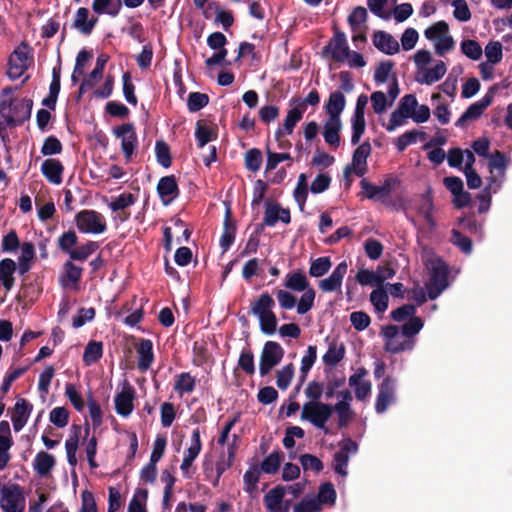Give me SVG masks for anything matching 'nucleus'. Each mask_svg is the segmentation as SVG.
Returning <instances> with one entry per match:
<instances>
[{
    "label": "nucleus",
    "instance_id": "obj_1",
    "mask_svg": "<svg viewBox=\"0 0 512 512\" xmlns=\"http://www.w3.org/2000/svg\"><path fill=\"white\" fill-rule=\"evenodd\" d=\"M77 243L78 236L74 230L62 233L57 240L59 250L67 254L73 261L84 262L99 249V243L96 241L88 240L75 247Z\"/></svg>",
    "mask_w": 512,
    "mask_h": 512
},
{
    "label": "nucleus",
    "instance_id": "obj_2",
    "mask_svg": "<svg viewBox=\"0 0 512 512\" xmlns=\"http://www.w3.org/2000/svg\"><path fill=\"white\" fill-rule=\"evenodd\" d=\"M430 271L429 281L426 284L429 299L435 300L448 287L449 267L440 257L429 258L425 263Z\"/></svg>",
    "mask_w": 512,
    "mask_h": 512
},
{
    "label": "nucleus",
    "instance_id": "obj_3",
    "mask_svg": "<svg viewBox=\"0 0 512 512\" xmlns=\"http://www.w3.org/2000/svg\"><path fill=\"white\" fill-rule=\"evenodd\" d=\"M334 412L333 404L322 401H308L302 406L300 418L302 421L310 422L315 428L323 430L327 434L329 430L326 423Z\"/></svg>",
    "mask_w": 512,
    "mask_h": 512
},
{
    "label": "nucleus",
    "instance_id": "obj_4",
    "mask_svg": "<svg viewBox=\"0 0 512 512\" xmlns=\"http://www.w3.org/2000/svg\"><path fill=\"white\" fill-rule=\"evenodd\" d=\"M0 507L4 512H23L25 495L23 488L17 484H0Z\"/></svg>",
    "mask_w": 512,
    "mask_h": 512
},
{
    "label": "nucleus",
    "instance_id": "obj_5",
    "mask_svg": "<svg viewBox=\"0 0 512 512\" xmlns=\"http://www.w3.org/2000/svg\"><path fill=\"white\" fill-rule=\"evenodd\" d=\"M77 229L85 234H101L107 230L104 216L95 210H81L75 216Z\"/></svg>",
    "mask_w": 512,
    "mask_h": 512
},
{
    "label": "nucleus",
    "instance_id": "obj_6",
    "mask_svg": "<svg viewBox=\"0 0 512 512\" xmlns=\"http://www.w3.org/2000/svg\"><path fill=\"white\" fill-rule=\"evenodd\" d=\"M285 351L282 346L275 341H267L264 344L260 355L259 372L261 376H266L278 365L284 357Z\"/></svg>",
    "mask_w": 512,
    "mask_h": 512
},
{
    "label": "nucleus",
    "instance_id": "obj_7",
    "mask_svg": "<svg viewBox=\"0 0 512 512\" xmlns=\"http://www.w3.org/2000/svg\"><path fill=\"white\" fill-rule=\"evenodd\" d=\"M33 101L28 98L6 101V123L12 127L20 126L31 117Z\"/></svg>",
    "mask_w": 512,
    "mask_h": 512
},
{
    "label": "nucleus",
    "instance_id": "obj_8",
    "mask_svg": "<svg viewBox=\"0 0 512 512\" xmlns=\"http://www.w3.org/2000/svg\"><path fill=\"white\" fill-rule=\"evenodd\" d=\"M116 138L121 139V150L127 161L131 160L138 147V138L133 123H123L113 129Z\"/></svg>",
    "mask_w": 512,
    "mask_h": 512
},
{
    "label": "nucleus",
    "instance_id": "obj_9",
    "mask_svg": "<svg viewBox=\"0 0 512 512\" xmlns=\"http://www.w3.org/2000/svg\"><path fill=\"white\" fill-rule=\"evenodd\" d=\"M337 398L339 401L333 404L337 414V425L339 428H345L355 417V413L351 408L352 392L349 389L340 390L337 392Z\"/></svg>",
    "mask_w": 512,
    "mask_h": 512
},
{
    "label": "nucleus",
    "instance_id": "obj_10",
    "mask_svg": "<svg viewBox=\"0 0 512 512\" xmlns=\"http://www.w3.org/2000/svg\"><path fill=\"white\" fill-rule=\"evenodd\" d=\"M323 54H330L331 58L336 62H344L350 56V48L347 43L345 33L335 30L333 38L323 48Z\"/></svg>",
    "mask_w": 512,
    "mask_h": 512
},
{
    "label": "nucleus",
    "instance_id": "obj_11",
    "mask_svg": "<svg viewBox=\"0 0 512 512\" xmlns=\"http://www.w3.org/2000/svg\"><path fill=\"white\" fill-rule=\"evenodd\" d=\"M372 152L369 141H364L353 152L352 165L347 166L344 174L347 177L352 171L358 176L363 177L367 172V158Z\"/></svg>",
    "mask_w": 512,
    "mask_h": 512
},
{
    "label": "nucleus",
    "instance_id": "obj_12",
    "mask_svg": "<svg viewBox=\"0 0 512 512\" xmlns=\"http://www.w3.org/2000/svg\"><path fill=\"white\" fill-rule=\"evenodd\" d=\"M339 447L340 450L333 456L334 471L341 476H346L349 453H356L358 444L351 438H346L339 443Z\"/></svg>",
    "mask_w": 512,
    "mask_h": 512
},
{
    "label": "nucleus",
    "instance_id": "obj_13",
    "mask_svg": "<svg viewBox=\"0 0 512 512\" xmlns=\"http://www.w3.org/2000/svg\"><path fill=\"white\" fill-rule=\"evenodd\" d=\"M135 389L125 381L121 392L114 398L115 410L122 417H128L134 409Z\"/></svg>",
    "mask_w": 512,
    "mask_h": 512
},
{
    "label": "nucleus",
    "instance_id": "obj_14",
    "mask_svg": "<svg viewBox=\"0 0 512 512\" xmlns=\"http://www.w3.org/2000/svg\"><path fill=\"white\" fill-rule=\"evenodd\" d=\"M397 184L398 180L394 177H387L380 186L373 185L366 179H362L360 182L361 188L366 192V197L373 200L390 195Z\"/></svg>",
    "mask_w": 512,
    "mask_h": 512
},
{
    "label": "nucleus",
    "instance_id": "obj_15",
    "mask_svg": "<svg viewBox=\"0 0 512 512\" xmlns=\"http://www.w3.org/2000/svg\"><path fill=\"white\" fill-rule=\"evenodd\" d=\"M348 265L346 261L340 262L333 270L328 278L322 279L319 282V288L323 292L340 291L343 278L347 273Z\"/></svg>",
    "mask_w": 512,
    "mask_h": 512
},
{
    "label": "nucleus",
    "instance_id": "obj_16",
    "mask_svg": "<svg viewBox=\"0 0 512 512\" xmlns=\"http://www.w3.org/2000/svg\"><path fill=\"white\" fill-rule=\"evenodd\" d=\"M27 60V53L20 48H16L12 52L8 59L7 71V75L11 80H16L24 74L28 68Z\"/></svg>",
    "mask_w": 512,
    "mask_h": 512
},
{
    "label": "nucleus",
    "instance_id": "obj_17",
    "mask_svg": "<svg viewBox=\"0 0 512 512\" xmlns=\"http://www.w3.org/2000/svg\"><path fill=\"white\" fill-rule=\"evenodd\" d=\"M109 60V56L107 54H100L97 58L95 68L89 73V75L83 79L82 83L79 86L77 99H80L83 94L90 88H92L96 81L99 80L105 69V65Z\"/></svg>",
    "mask_w": 512,
    "mask_h": 512
},
{
    "label": "nucleus",
    "instance_id": "obj_18",
    "mask_svg": "<svg viewBox=\"0 0 512 512\" xmlns=\"http://www.w3.org/2000/svg\"><path fill=\"white\" fill-rule=\"evenodd\" d=\"M368 374L364 367H360L349 377V385L355 387V396L358 400H365L371 393L370 381L363 378Z\"/></svg>",
    "mask_w": 512,
    "mask_h": 512
},
{
    "label": "nucleus",
    "instance_id": "obj_19",
    "mask_svg": "<svg viewBox=\"0 0 512 512\" xmlns=\"http://www.w3.org/2000/svg\"><path fill=\"white\" fill-rule=\"evenodd\" d=\"M157 193L164 204L176 199L180 191L175 176L169 175L160 178L157 184Z\"/></svg>",
    "mask_w": 512,
    "mask_h": 512
},
{
    "label": "nucleus",
    "instance_id": "obj_20",
    "mask_svg": "<svg viewBox=\"0 0 512 512\" xmlns=\"http://www.w3.org/2000/svg\"><path fill=\"white\" fill-rule=\"evenodd\" d=\"M63 268L64 273L60 277V284L63 288L77 290L82 278L83 268L75 265L71 259L64 263Z\"/></svg>",
    "mask_w": 512,
    "mask_h": 512
},
{
    "label": "nucleus",
    "instance_id": "obj_21",
    "mask_svg": "<svg viewBox=\"0 0 512 512\" xmlns=\"http://www.w3.org/2000/svg\"><path fill=\"white\" fill-rule=\"evenodd\" d=\"M236 223L232 219V212L230 207L225 211V217L223 222V233L220 237L219 245L222 248L223 253L228 251L235 241L236 237Z\"/></svg>",
    "mask_w": 512,
    "mask_h": 512
},
{
    "label": "nucleus",
    "instance_id": "obj_22",
    "mask_svg": "<svg viewBox=\"0 0 512 512\" xmlns=\"http://www.w3.org/2000/svg\"><path fill=\"white\" fill-rule=\"evenodd\" d=\"M90 11L86 7H80L76 11L75 19L72 27L78 30L81 34L88 36L92 33L95 25L98 22V18L92 16L89 18Z\"/></svg>",
    "mask_w": 512,
    "mask_h": 512
},
{
    "label": "nucleus",
    "instance_id": "obj_23",
    "mask_svg": "<svg viewBox=\"0 0 512 512\" xmlns=\"http://www.w3.org/2000/svg\"><path fill=\"white\" fill-rule=\"evenodd\" d=\"M498 90V85L491 86L487 93L479 100L472 103L466 110L465 114L470 120H476L483 114L484 110L489 107L494 98L495 92Z\"/></svg>",
    "mask_w": 512,
    "mask_h": 512
},
{
    "label": "nucleus",
    "instance_id": "obj_24",
    "mask_svg": "<svg viewBox=\"0 0 512 512\" xmlns=\"http://www.w3.org/2000/svg\"><path fill=\"white\" fill-rule=\"evenodd\" d=\"M136 351L138 354V369L143 372L147 371L154 361L152 341L144 338L139 339V342L136 345Z\"/></svg>",
    "mask_w": 512,
    "mask_h": 512
},
{
    "label": "nucleus",
    "instance_id": "obj_25",
    "mask_svg": "<svg viewBox=\"0 0 512 512\" xmlns=\"http://www.w3.org/2000/svg\"><path fill=\"white\" fill-rule=\"evenodd\" d=\"M41 172L48 182L59 185L62 183L64 166L60 160L48 158L43 161Z\"/></svg>",
    "mask_w": 512,
    "mask_h": 512
},
{
    "label": "nucleus",
    "instance_id": "obj_26",
    "mask_svg": "<svg viewBox=\"0 0 512 512\" xmlns=\"http://www.w3.org/2000/svg\"><path fill=\"white\" fill-rule=\"evenodd\" d=\"M373 44L379 51L387 55H393L399 51L398 41L385 31L374 32Z\"/></svg>",
    "mask_w": 512,
    "mask_h": 512
},
{
    "label": "nucleus",
    "instance_id": "obj_27",
    "mask_svg": "<svg viewBox=\"0 0 512 512\" xmlns=\"http://www.w3.org/2000/svg\"><path fill=\"white\" fill-rule=\"evenodd\" d=\"M346 98L342 91H334L329 95L324 105V109L328 118L341 119L340 115L345 109Z\"/></svg>",
    "mask_w": 512,
    "mask_h": 512
},
{
    "label": "nucleus",
    "instance_id": "obj_28",
    "mask_svg": "<svg viewBox=\"0 0 512 512\" xmlns=\"http://www.w3.org/2000/svg\"><path fill=\"white\" fill-rule=\"evenodd\" d=\"M342 128L341 119L328 118L324 123L323 137L325 142L338 148L340 145V131Z\"/></svg>",
    "mask_w": 512,
    "mask_h": 512
},
{
    "label": "nucleus",
    "instance_id": "obj_29",
    "mask_svg": "<svg viewBox=\"0 0 512 512\" xmlns=\"http://www.w3.org/2000/svg\"><path fill=\"white\" fill-rule=\"evenodd\" d=\"M17 270V265L14 260L4 258L0 261V282L6 289L10 291L15 283L14 273Z\"/></svg>",
    "mask_w": 512,
    "mask_h": 512
},
{
    "label": "nucleus",
    "instance_id": "obj_30",
    "mask_svg": "<svg viewBox=\"0 0 512 512\" xmlns=\"http://www.w3.org/2000/svg\"><path fill=\"white\" fill-rule=\"evenodd\" d=\"M55 464V457L52 454L40 451L34 458L33 467L39 476L45 477L54 468Z\"/></svg>",
    "mask_w": 512,
    "mask_h": 512
},
{
    "label": "nucleus",
    "instance_id": "obj_31",
    "mask_svg": "<svg viewBox=\"0 0 512 512\" xmlns=\"http://www.w3.org/2000/svg\"><path fill=\"white\" fill-rule=\"evenodd\" d=\"M275 306V301L272 296L264 292L262 293L255 302L250 305V311L258 318L263 317L267 314L272 313V309Z\"/></svg>",
    "mask_w": 512,
    "mask_h": 512
},
{
    "label": "nucleus",
    "instance_id": "obj_32",
    "mask_svg": "<svg viewBox=\"0 0 512 512\" xmlns=\"http://www.w3.org/2000/svg\"><path fill=\"white\" fill-rule=\"evenodd\" d=\"M35 258V247L32 242H24L21 245V255L18 257L17 271L24 275L31 269V262Z\"/></svg>",
    "mask_w": 512,
    "mask_h": 512
},
{
    "label": "nucleus",
    "instance_id": "obj_33",
    "mask_svg": "<svg viewBox=\"0 0 512 512\" xmlns=\"http://www.w3.org/2000/svg\"><path fill=\"white\" fill-rule=\"evenodd\" d=\"M284 287L296 292H303L311 288L306 275L301 270L288 273L285 277Z\"/></svg>",
    "mask_w": 512,
    "mask_h": 512
},
{
    "label": "nucleus",
    "instance_id": "obj_34",
    "mask_svg": "<svg viewBox=\"0 0 512 512\" xmlns=\"http://www.w3.org/2000/svg\"><path fill=\"white\" fill-rule=\"evenodd\" d=\"M122 8V0H93L92 10L98 14L116 17Z\"/></svg>",
    "mask_w": 512,
    "mask_h": 512
},
{
    "label": "nucleus",
    "instance_id": "obj_35",
    "mask_svg": "<svg viewBox=\"0 0 512 512\" xmlns=\"http://www.w3.org/2000/svg\"><path fill=\"white\" fill-rule=\"evenodd\" d=\"M445 73V63L443 61H438L433 68L425 70L422 76H417L416 81L420 84L431 85L439 81Z\"/></svg>",
    "mask_w": 512,
    "mask_h": 512
},
{
    "label": "nucleus",
    "instance_id": "obj_36",
    "mask_svg": "<svg viewBox=\"0 0 512 512\" xmlns=\"http://www.w3.org/2000/svg\"><path fill=\"white\" fill-rule=\"evenodd\" d=\"M285 495V487L278 485L271 489L265 496H264V504L267 509H269L271 512L275 510L284 509V507L281 506L283 498Z\"/></svg>",
    "mask_w": 512,
    "mask_h": 512
},
{
    "label": "nucleus",
    "instance_id": "obj_37",
    "mask_svg": "<svg viewBox=\"0 0 512 512\" xmlns=\"http://www.w3.org/2000/svg\"><path fill=\"white\" fill-rule=\"evenodd\" d=\"M345 356V346L343 343L337 345L336 343H331L328 347V350L323 355L322 360L325 365L334 367L340 361L343 360Z\"/></svg>",
    "mask_w": 512,
    "mask_h": 512
},
{
    "label": "nucleus",
    "instance_id": "obj_38",
    "mask_svg": "<svg viewBox=\"0 0 512 512\" xmlns=\"http://www.w3.org/2000/svg\"><path fill=\"white\" fill-rule=\"evenodd\" d=\"M103 356V343L98 341H90L83 353V362L90 366L98 362Z\"/></svg>",
    "mask_w": 512,
    "mask_h": 512
},
{
    "label": "nucleus",
    "instance_id": "obj_39",
    "mask_svg": "<svg viewBox=\"0 0 512 512\" xmlns=\"http://www.w3.org/2000/svg\"><path fill=\"white\" fill-rule=\"evenodd\" d=\"M356 281L362 286L380 287L383 285L385 277L368 269H360L356 274Z\"/></svg>",
    "mask_w": 512,
    "mask_h": 512
},
{
    "label": "nucleus",
    "instance_id": "obj_40",
    "mask_svg": "<svg viewBox=\"0 0 512 512\" xmlns=\"http://www.w3.org/2000/svg\"><path fill=\"white\" fill-rule=\"evenodd\" d=\"M304 114V108L302 106H295L291 108L284 119L283 127H279L277 130H284L287 135L293 133L296 124L302 119Z\"/></svg>",
    "mask_w": 512,
    "mask_h": 512
},
{
    "label": "nucleus",
    "instance_id": "obj_41",
    "mask_svg": "<svg viewBox=\"0 0 512 512\" xmlns=\"http://www.w3.org/2000/svg\"><path fill=\"white\" fill-rule=\"evenodd\" d=\"M195 138L197 146L203 148L208 142L217 138V133L199 120L196 123Z\"/></svg>",
    "mask_w": 512,
    "mask_h": 512
},
{
    "label": "nucleus",
    "instance_id": "obj_42",
    "mask_svg": "<svg viewBox=\"0 0 512 512\" xmlns=\"http://www.w3.org/2000/svg\"><path fill=\"white\" fill-rule=\"evenodd\" d=\"M284 458L282 451H274L270 453L261 463V471L266 474H275L281 465Z\"/></svg>",
    "mask_w": 512,
    "mask_h": 512
},
{
    "label": "nucleus",
    "instance_id": "obj_43",
    "mask_svg": "<svg viewBox=\"0 0 512 512\" xmlns=\"http://www.w3.org/2000/svg\"><path fill=\"white\" fill-rule=\"evenodd\" d=\"M332 262L330 257L322 256L311 261L309 267V275L311 277L319 278L324 276L330 270Z\"/></svg>",
    "mask_w": 512,
    "mask_h": 512
},
{
    "label": "nucleus",
    "instance_id": "obj_44",
    "mask_svg": "<svg viewBox=\"0 0 512 512\" xmlns=\"http://www.w3.org/2000/svg\"><path fill=\"white\" fill-rule=\"evenodd\" d=\"M370 302L378 313H384L388 308L389 296L382 286L374 289L370 294Z\"/></svg>",
    "mask_w": 512,
    "mask_h": 512
},
{
    "label": "nucleus",
    "instance_id": "obj_45",
    "mask_svg": "<svg viewBox=\"0 0 512 512\" xmlns=\"http://www.w3.org/2000/svg\"><path fill=\"white\" fill-rule=\"evenodd\" d=\"M450 242L466 255H470L473 251L472 240L457 229H452Z\"/></svg>",
    "mask_w": 512,
    "mask_h": 512
},
{
    "label": "nucleus",
    "instance_id": "obj_46",
    "mask_svg": "<svg viewBox=\"0 0 512 512\" xmlns=\"http://www.w3.org/2000/svg\"><path fill=\"white\" fill-rule=\"evenodd\" d=\"M147 498L148 490L145 488H137L133 498L129 502L128 512H147Z\"/></svg>",
    "mask_w": 512,
    "mask_h": 512
},
{
    "label": "nucleus",
    "instance_id": "obj_47",
    "mask_svg": "<svg viewBox=\"0 0 512 512\" xmlns=\"http://www.w3.org/2000/svg\"><path fill=\"white\" fill-rule=\"evenodd\" d=\"M196 379L189 372H182L178 375L174 390L180 394L191 393L195 389Z\"/></svg>",
    "mask_w": 512,
    "mask_h": 512
},
{
    "label": "nucleus",
    "instance_id": "obj_48",
    "mask_svg": "<svg viewBox=\"0 0 512 512\" xmlns=\"http://www.w3.org/2000/svg\"><path fill=\"white\" fill-rule=\"evenodd\" d=\"M433 208L434 205L432 198V190L431 188H428V190L422 195V201L419 206V212L423 215L425 221L431 226H434L435 224L432 216Z\"/></svg>",
    "mask_w": 512,
    "mask_h": 512
},
{
    "label": "nucleus",
    "instance_id": "obj_49",
    "mask_svg": "<svg viewBox=\"0 0 512 512\" xmlns=\"http://www.w3.org/2000/svg\"><path fill=\"white\" fill-rule=\"evenodd\" d=\"M317 359V347L314 345H309L307 348V353L302 357L301 367H300V381L304 382L308 372L311 370Z\"/></svg>",
    "mask_w": 512,
    "mask_h": 512
},
{
    "label": "nucleus",
    "instance_id": "obj_50",
    "mask_svg": "<svg viewBox=\"0 0 512 512\" xmlns=\"http://www.w3.org/2000/svg\"><path fill=\"white\" fill-rule=\"evenodd\" d=\"M209 8H214L216 10V18L215 22L220 23L224 30L228 31L229 28L234 23V16L231 11L224 10L220 8L219 2H210Z\"/></svg>",
    "mask_w": 512,
    "mask_h": 512
},
{
    "label": "nucleus",
    "instance_id": "obj_51",
    "mask_svg": "<svg viewBox=\"0 0 512 512\" xmlns=\"http://www.w3.org/2000/svg\"><path fill=\"white\" fill-rule=\"evenodd\" d=\"M418 137L424 139L426 133L417 130L407 131L397 138L395 146L399 152H403L409 145L415 143Z\"/></svg>",
    "mask_w": 512,
    "mask_h": 512
},
{
    "label": "nucleus",
    "instance_id": "obj_52",
    "mask_svg": "<svg viewBox=\"0 0 512 512\" xmlns=\"http://www.w3.org/2000/svg\"><path fill=\"white\" fill-rule=\"evenodd\" d=\"M337 498L335 488L331 482H325L320 485L316 501L319 506L322 504H334Z\"/></svg>",
    "mask_w": 512,
    "mask_h": 512
},
{
    "label": "nucleus",
    "instance_id": "obj_53",
    "mask_svg": "<svg viewBox=\"0 0 512 512\" xmlns=\"http://www.w3.org/2000/svg\"><path fill=\"white\" fill-rule=\"evenodd\" d=\"M415 341L413 339H407L404 341H398L396 338L385 341V351L398 354L404 351H411L414 348Z\"/></svg>",
    "mask_w": 512,
    "mask_h": 512
},
{
    "label": "nucleus",
    "instance_id": "obj_54",
    "mask_svg": "<svg viewBox=\"0 0 512 512\" xmlns=\"http://www.w3.org/2000/svg\"><path fill=\"white\" fill-rule=\"evenodd\" d=\"M245 167L251 172H257L263 162L262 152L257 148L249 149L244 157Z\"/></svg>",
    "mask_w": 512,
    "mask_h": 512
},
{
    "label": "nucleus",
    "instance_id": "obj_55",
    "mask_svg": "<svg viewBox=\"0 0 512 512\" xmlns=\"http://www.w3.org/2000/svg\"><path fill=\"white\" fill-rule=\"evenodd\" d=\"M155 153L158 163L164 167L169 168L172 164L169 145L163 140H159L155 144Z\"/></svg>",
    "mask_w": 512,
    "mask_h": 512
},
{
    "label": "nucleus",
    "instance_id": "obj_56",
    "mask_svg": "<svg viewBox=\"0 0 512 512\" xmlns=\"http://www.w3.org/2000/svg\"><path fill=\"white\" fill-rule=\"evenodd\" d=\"M209 103V96L206 93L191 92L188 95L187 107L190 112H197Z\"/></svg>",
    "mask_w": 512,
    "mask_h": 512
},
{
    "label": "nucleus",
    "instance_id": "obj_57",
    "mask_svg": "<svg viewBox=\"0 0 512 512\" xmlns=\"http://www.w3.org/2000/svg\"><path fill=\"white\" fill-rule=\"evenodd\" d=\"M502 44L499 41H490L485 46V56L488 63L495 65L502 60L503 50Z\"/></svg>",
    "mask_w": 512,
    "mask_h": 512
},
{
    "label": "nucleus",
    "instance_id": "obj_58",
    "mask_svg": "<svg viewBox=\"0 0 512 512\" xmlns=\"http://www.w3.org/2000/svg\"><path fill=\"white\" fill-rule=\"evenodd\" d=\"M458 221L462 229L468 231L474 236H477L478 238L483 237V223L478 222L474 216L463 217Z\"/></svg>",
    "mask_w": 512,
    "mask_h": 512
},
{
    "label": "nucleus",
    "instance_id": "obj_59",
    "mask_svg": "<svg viewBox=\"0 0 512 512\" xmlns=\"http://www.w3.org/2000/svg\"><path fill=\"white\" fill-rule=\"evenodd\" d=\"M461 51L462 53L472 60H478L482 56V47L481 45L471 39H466L461 42Z\"/></svg>",
    "mask_w": 512,
    "mask_h": 512
},
{
    "label": "nucleus",
    "instance_id": "obj_60",
    "mask_svg": "<svg viewBox=\"0 0 512 512\" xmlns=\"http://www.w3.org/2000/svg\"><path fill=\"white\" fill-rule=\"evenodd\" d=\"M63 150L61 141L56 136H48L44 139L41 147V153L44 156H51L60 154Z\"/></svg>",
    "mask_w": 512,
    "mask_h": 512
},
{
    "label": "nucleus",
    "instance_id": "obj_61",
    "mask_svg": "<svg viewBox=\"0 0 512 512\" xmlns=\"http://www.w3.org/2000/svg\"><path fill=\"white\" fill-rule=\"evenodd\" d=\"M33 410V405L24 398H18L12 411L13 418L25 419L28 421Z\"/></svg>",
    "mask_w": 512,
    "mask_h": 512
},
{
    "label": "nucleus",
    "instance_id": "obj_62",
    "mask_svg": "<svg viewBox=\"0 0 512 512\" xmlns=\"http://www.w3.org/2000/svg\"><path fill=\"white\" fill-rule=\"evenodd\" d=\"M65 396L69 399L70 403L78 412H82L85 403L81 394L77 391L76 387L72 383H67L65 386Z\"/></svg>",
    "mask_w": 512,
    "mask_h": 512
},
{
    "label": "nucleus",
    "instance_id": "obj_63",
    "mask_svg": "<svg viewBox=\"0 0 512 512\" xmlns=\"http://www.w3.org/2000/svg\"><path fill=\"white\" fill-rule=\"evenodd\" d=\"M294 376V365L289 363L277 372L276 384L281 390H286Z\"/></svg>",
    "mask_w": 512,
    "mask_h": 512
},
{
    "label": "nucleus",
    "instance_id": "obj_64",
    "mask_svg": "<svg viewBox=\"0 0 512 512\" xmlns=\"http://www.w3.org/2000/svg\"><path fill=\"white\" fill-rule=\"evenodd\" d=\"M303 292L297 303V313L300 315L307 313L313 307L316 295L313 288H309Z\"/></svg>",
    "mask_w": 512,
    "mask_h": 512
}]
</instances>
